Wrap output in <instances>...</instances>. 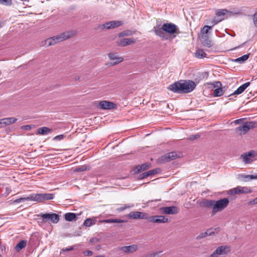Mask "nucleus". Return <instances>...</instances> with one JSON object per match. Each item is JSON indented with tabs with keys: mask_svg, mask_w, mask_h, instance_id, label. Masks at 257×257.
Returning <instances> with one entry per match:
<instances>
[{
	"mask_svg": "<svg viewBox=\"0 0 257 257\" xmlns=\"http://www.w3.org/2000/svg\"><path fill=\"white\" fill-rule=\"evenodd\" d=\"M257 127V122L255 121H246L243 123L241 126L236 128V131L240 132L241 134H245L250 129Z\"/></svg>",
	"mask_w": 257,
	"mask_h": 257,
	"instance_id": "obj_5",
	"label": "nucleus"
},
{
	"mask_svg": "<svg viewBox=\"0 0 257 257\" xmlns=\"http://www.w3.org/2000/svg\"><path fill=\"white\" fill-rule=\"evenodd\" d=\"M229 202V200L227 198H224L217 201H214V207L212 213H215L222 211L228 206Z\"/></svg>",
	"mask_w": 257,
	"mask_h": 257,
	"instance_id": "obj_4",
	"label": "nucleus"
},
{
	"mask_svg": "<svg viewBox=\"0 0 257 257\" xmlns=\"http://www.w3.org/2000/svg\"><path fill=\"white\" fill-rule=\"evenodd\" d=\"M180 156V153H177L176 152H172L161 157L159 159L158 161L161 163L168 162L179 158Z\"/></svg>",
	"mask_w": 257,
	"mask_h": 257,
	"instance_id": "obj_6",
	"label": "nucleus"
},
{
	"mask_svg": "<svg viewBox=\"0 0 257 257\" xmlns=\"http://www.w3.org/2000/svg\"><path fill=\"white\" fill-rule=\"evenodd\" d=\"M0 257H2V256L0 254Z\"/></svg>",
	"mask_w": 257,
	"mask_h": 257,
	"instance_id": "obj_62",
	"label": "nucleus"
},
{
	"mask_svg": "<svg viewBox=\"0 0 257 257\" xmlns=\"http://www.w3.org/2000/svg\"><path fill=\"white\" fill-rule=\"evenodd\" d=\"M44 43L45 44H44V45H46L47 46H50L51 45H55V44L57 43V42L55 41V40L54 38V36H53L51 38H49L47 39V40H46L44 42Z\"/></svg>",
	"mask_w": 257,
	"mask_h": 257,
	"instance_id": "obj_31",
	"label": "nucleus"
},
{
	"mask_svg": "<svg viewBox=\"0 0 257 257\" xmlns=\"http://www.w3.org/2000/svg\"><path fill=\"white\" fill-rule=\"evenodd\" d=\"M84 253L87 256H90L92 254V252L90 250H87L84 252Z\"/></svg>",
	"mask_w": 257,
	"mask_h": 257,
	"instance_id": "obj_50",
	"label": "nucleus"
},
{
	"mask_svg": "<svg viewBox=\"0 0 257 257\" xmlns=\"http://www.w3.org/2000/svg\"><path fill=\"white\" fill-rule=\"evenodd\" d=\"M200 41L204 46L210 47L212 45L211 41L209 40L207 35H202L200 38Z\"/></svg>",
	"mask_w": 257,
	"mask_h": 257,
	"instance_id": "obj_22",
	"label": "nucleus"
},
{
	"mask_svg": "<svg viewBox=\"0 0 257 257\" xmlns=\"http://www.w3.org/2000/svg\"><path fill=\"white\" fill-rule=\"evenodd\" d=\"M251 191L250 189L246 187H241L237 186L235 188L231 189L228 191V194L229 195H234V194H239L243 193H251Z\"/></svg>",
	"mask_w": 257,
	"mask_h": 257,
	"instance_id": "obj_9",
	"label": "nucleus"
},
{
	"mask_svg": "<svg viewBox=\"0 0 257 257\" xmlns=\"http://www.w3.org/2000/svg\"><path fill=\"white\" fill-rule=\"evenodd\" d=\"M206 236H207V233H206V231L205 232H202L201 233H200L197 237H196V239H200L201 238H205L206 237Z\"/></svg>",
	"mask_w": 257,
	"mask_h": 257,
	"instance_id": "obj_40",
	"label": "nucleus"
},
{
	"mask_svg": "<svg viewBox=\"0 0 257 257\" xmlns=\"http://www.w3.org/2000/svg\"><path fill=\"white\" fill-rule=\"evenodd\" d=\"M214 201L212 200H208V199H203L200 204L201 207L210 208L212 207V209L214 207Z\"/></svg>",
	"mask_w": 257,
	"mask_h": 257,
	"instance_id": "obj_21",
	"label": "nucleus"
},
{
	"mask_svg": "<svg viewBox=\"0 0 257 257\" xmlns=\"http://www.w3.org/2000/svg\"><path fill=\"white\" fill-rule=\"evenodd\" d=\"M226 90V88L225 87H219L217 88H216L214 90V93L213 95L215 97H219L222 96Z\"/></svg>",
	"mask_w": 257,
	"mask_h": 257,
	"instance_id": "obj_27",
	"label": "nucleus"
},
{
	"mask_svg": "<svg viewBox=\"0 0 257 257\" xmlns=\"http://www.w3.org/2000/svg\"><path fill=\"white\" fill-rule=\"evenodd\" d=\"M234 14H240L241 13V12L240 11H235L234 12Z\"/></svg>",
	"mask_w": 257,
	"mask_h": 257,
	"instance_id": "obj_59",
	"label": "nucleus"
},
{
	"mask_svg": "<svg viewBox=\"0 0 257 257\" xmlns=\"http://www.w3.org/2000/svg\"><path fill=\"white\" fill-rule=\"evenodd\" d=\"M254 156V155L253 154L252 152H248L247 154L245 153L243 155L241 156V157L243 159V162L246 163H250L252 160L251 159V157H252Z\"/></svg>",
	"mask_w": 257,
	"mask_h": 257,
	"instance_id": "obj_23",
	"label": "nucleus"
},
{
	"mask_svg": "<svg viewBox=\"0 0 257 257\" xmlns=\"http://www.w3.org/2000/svg\"><path fill=\"white\" fill-rule=\"evenodd\" d=\"M86 170V167L85 166H81L75 169L76 172H82L84 171H85Z\"/></svg>",
	"mask_w": 257,
	"mask_h": 257,
	"instance_id": "obj_41",
	"label": "nucleus"
},
{
	"mask_svg": "<svg viewBox=\"0 0 257 257\" xmlns=\"http://www.w3.org/2000/svg\"><path fill=\"white\" fill-rule=\"evenodd\" d=\"M0 4L6 6H10L12 4V0H0Z\"/></svg>",
	"mask_w": 257,
	"mask_h": 257,
	"instance_id": "obj_38",
	"label": "nucleus"
},
{
	"mask_svg": "<svg viewBox=\"0 0 257 257\" xmlns=\"http://www.w3.org/2000/svg\"><path fill=\"white\" fill-rule=\"evenodd\" d=\"M25 201H33L38 202H42V194H32L30 195L29 196L24 198H20L18 202H20Z\"/></svg>",
	"mask_w": 257,
	"mask_h": 257,
	"instance_id": "obj_12",
	"label": "nucleus"
},
{
	"mask_svg": "<svg viewBox=\"0 0 257 257\" xmlns=\"http://www.w3.org/2000/svg\"><path fill=\"white\" fill-rule=\"evenodd\" d=\"M38 217H40L42 218V221L45 222H51L53 223H57L58 222L60 218L59 216L53 213H40L37 215Z\"/></svg>",
	"mask_w": 257,
	"mask_h": 257,
	"instance_id": "obj_3",
	"label": "nucleus"
},
{
	"mask_svg": "<svg viewBox=\"0 0 257 257\" xmlns=\"http://www.w3.org/2000/svg\"><path fill=\"white\" fill-rule=\"evenodd\" d=\"M249 54L244 55L240 57L235 59L234 60V61L236 62L240 63H243L244 62H245L246 60H247L248 59V58H249Z\"/></svg>",
	"mask_w": 257,
	"mask_h": 257,
	"instance_id": "obj_34",
	"label": "nucleus"
},
{
	"mask_svg": "<svg viewBox=\"0 0 257 257\" xmlns=\"http://www.w3.org/2000/svg\"><path fill=\"white\" fill-rule=\"evenodd\" d=\"M160 211L161 213L166 214H175L178 212L177 207L174 206L161 207Z\"/></svg>",
	"mask_w": 257,
	"mask_h": 257,
	"instance_id": "obj_14",
	"label": "nucleus"
},
{
	"mask_svg": "<svg viewBox=\"0 0 257 257\" xmlns=\"http://www.w3.org/2000/svg\"><path fill=\"white\" fill-rule=\"evenodd\" d=\"M136 40L132 38H123L118 40L116 41V44L118 46L124 47L132 44L135 43Z\"/></svg>",
	"mask_w": 257,
	"mask_h": 257,
	"instance_id": "obj_16",
	"label": "nucleus"
},
{
	"mask_svg": "<svg viewBox=\"0 0 257 257\" xmlns=\"http://www.w3.org/2000/svg\"><path fill=\"white\" fill-rule=\"evenodd\" d=\"M257 204V197L248 202V205Z\"/></svg>",
	"mask_w": 257,
	"mask_h": 257,
	"instance_id": "obj_44",
	"label": "nucleus"
},
{
	"mask_svg": "<svg viewBox=\"0 0 257 257\" xmlns=\"http://www.w3.org/2000/svg\"><path fill=\"white\" fill-rule=\"evenodd\" d=\"M91 218H87L84 222L83 225L87 227H90L92 225V223L91 222Z\"/></svg>",
	"mask_w": 257,
	"mask_h": 257,
	"instance_id": "obj_39",
	"label": "nucleus"
},
{
	"mask_svg": "<svg viewBox=\"0 0 257 257\" xmlns=\"http://www.w3.org/2000/svg\"><path fill=\"white\" fill-rule=\"evenodd\" d=\"M250 84V83L249 82H246V83H244L242 85L240 86L235 91H234L230 95H238V94H240L242 93L245 90V89L248 86H249Z\"/></svg>",
	"mask_w": 257,
	"mask_h": 257,
	"instance_id": "obj_20",
	"label": "nucleus"
},
{
	"mask_svg": "<svg viewBox=\"0 0 257 257\" xmlns=\"http://www.w3.org/2000/svg\"><path fill=\"white\" fill-rule=\"evenodd\" d=\"M22 127L23 128H24L25 130H29L31 128V127L30 125H24V126H23Z\"/></svg>",
	"mask_w": 257,
	"mask_h": 257,
	"instance_id": "obj_51",
	"label": "nucleus"
},
{
	"mask_svg": "<svg viewBox=\"0 0 257 257\" xmlns=\"http://www.w3.org/2000/svg\"><path fill=\"white\" fill-rule=\"evenodd\" d=\"M1 27V24L0 23V28Z\"/></svg>",
	"mask_w": 257,
	"mask_h": 257,
	"instance_id": "obj_61",
	"label": "nucleus"
},
{
	"mask_svg": "<svg viewBox=\"0 0 257 257\" xmlns=\"http://www.w3.org/2000/svg\"><path fill=\"white\" fill-rule=\"evenodd\" d=\"M133 34V32L131 30H125L123 32L119 33L118 34V36L119 38L123 37L124 36H131Z\"/></svg>",
	"mask_w": 257,
	"mask_h": 257,
	"instance_id": "obj_35",
	"label": "nucleus"
},
{
	"mask_svg": "<svg viewBox=\"0 0 257 257\" xmlns=\"http://www.w3.org/2000/svg\"><path fill=\"white\" fill-rule=\"evenodd\" d=\"M212 28V26H205L201 30V33L203 34V35H206V34L208 33V31L211 30Z\"/></svg>",
	"mask_w": 257,
	"mask_h": 257,
	"instance_id": "obj_37",
	"label": "nucleus"
},
{
	"mask_svg": "<svg viewBox=\"0 0 257 257\" xmlns=\"http://www.w3.org/2000/svg\"><path fill=\"white\" fill-rule=\"evenodd\" d=\"M42 202L44 200H51L54 198V194L51 193H41Z\"/></svg>",
	"mask_w": 257,
	"mask_h": 257,
	"instance_id": "obj_33",
	"label": "nucleus"
},
{
	"mask_svg": "<svg viewBox=\"0 0 257 257\" xmlns=\"http://www.w3.org/2000/svg\"><path fill=\"white\" fill-rule=\"evenodd\" d=\"M127 217L133 219H148V214L144 212L133 211L128 213Z\"/></svg>",
	"mask_w": 257,
	"mask_h": 257,
	"instance_id": "obj_10",
	"label": "nucleus"
},
{
	"mask_svg": "<svg viewBox=\"0 0 257 257\" xmlns=\"http://www.w3.org/2000/svg\"><path fill=\"white\" fill-rule=\"evenodd\" d=\"M138 249V246L136 244H133L128 246H124L119 248V250L125 253H131L135 252Z\"/></svg>",
	"mask_w": 257,
	"mask_h": 257,
	"instance_id": "obj_15",
	"label": "nucleus"
},
{
	"mask_svg": "<svg viewBox=\"0 0 257 257\" xmlns=\"http://www.w3.org/2000/svg\"><path fill=\"white\" fill-rule=\"evenodd\" d=\"M73 249H74V248L73 246H70L69 247L64 248V249H63V251H68L72 250Z\"/></svg>",
	"mask_w": 257,
	"mask_h": 257,
	"instance_id": "obj_49",
	"label": "nucleus"
},
{
	"mask_svg": "<svg viewBox=\"0 0 257 257\" xmlns=\"http://www.w3.org/2000/svg\"><path fill=\"white\" fill-rule=\"evenodd\" d=\"M241 121V119H236L234 121L235 123H239Z\"/></svg>",
	"mask_w": 257,
	"mask_h": 257,
	"instance_id": "obj_58",
	"label": "nucleus"
},
{
	"mask_svg": "<svg viewBox=\"0 0 257 257\" xmlns=\"http://www.w3.org/2000/svg\"><path fill=\"white\" fill-rule=\"evenodd\" d=\"M95 239V238H91L90 239V241L91 242H94Z\"/></svg>",
	"mask_w": 257,
	"mask_h": 257,
	"instance_id": "obj_60",
	"label": "nucleus"
},
{
	"mask_svg": "<svg viewBox=\"0 0 257 257\" xmlns=\"http://www.w3.org/2000/svg\"><path fill=\"white\" fill-rule=\"evenodd\" d=\"M52 132V130L47 127H40L37 130V134L41 135H46Z\"/></svg>",
	"mask_w": 257,
	"mask_h": 257,
	"instance_id": "obj_24",
	"label": "nucleus"
},
{
	"mask_svg": "<svg viewBox=\"0 0 257 257\" xmlns=\"http://www.w3.org/2000/svg\"><path fill=\"white\" fill-rule=\"evenodd\" d=\"M222 20H223V19H220V20H216L215 19H214L213 20L214 25L217 24L219 22L221 21Z\"/></svg>",
	"mask_w": 257,
	"mask_h": 257,
	"instance_id": "obj_53",
	"label": "nucleus"
},
{
	"mask_svg": "<svg viewBox=\"0 0 257 257\" xmlns=\"http://www.w3.org/2000/svg\"><path fill=\"white\" fill-rule=\"evenodd\" d=\"M253 22L254 26L257 28V12L253 15Z\"/></svg>",
	"mask_w": 257,
	"mask_h": 257,
	"instance_id": "obj_42",
	"label": "nucleus"
},
{
	"mask_svg": "<svg viewBox=\"0 0 257 257\" xmlns=\"http://www.w3.org/2000/svg\"><path fill=\"white\" fill-rule=\"evenodd\" d=\"M151 167L150 163H145L141 165H138L137 167V172H140L142 171L146 170Z\"/></svg>",
	"mask_w": 257,
	"mask_h": 257,
	"instance_id": "obj_28",
	"label": "nucleus"
},
{
	"mask_svg": "<svg viewBox=\"0 0 257 257\" xmlns=\"http://www.w3.org/2000/svg\"><path fill=\"white\" fill-rule=\"evenodd\" d=\"M196 86L195 83L192 80H181L170 85L168 89L174 93H187L193 91Z\"/></svg>",
	"mask_w": 257,
	"mask_h": 257,
	"instance_id": "obj_1",
	"label": "nucleus"
},
{
	"mask_svg": "<svg viewBox=\"0 0 257 257\" xmlns=\"http://www.w3.org/2000/svg\"><path fill=\"white\" fill-rule=\"evenodd\" d=\"M123 24L121 21H112L106 22L101 25L102 28L109 30L119 27Z\"/></svg>",
	"mask_w": 257,
	"mask_h": 257,
	"instance_id": "obj_11",
	"label": "nucleus"
},
{
	"mask_svg": "<svg viewBox=\"0 0 257 257\" xmlns=\"http://www.w3.org/2000/svg\"><path fill=\"white\" fill-rule=\"evenodd\" d=\"M231 251V247L228 245H222L218 247L209 257H217L219 255L226 254Z\"/></svg>",
	"mask_w": 257,
	"mask_h": 257,
	"instance_id": "obj_7",
	"label": "nucleus"
},
{
	"mask_svg": "<svg viewBox=\"0 0 257 257\" xmlns=\"http://www.w3.org/2000/svg\"><path fill=\"white\" fill-rule=\"evenodd\" d=\"M161 252V251H157V252L152 253L150 255L149 257H159V254Z\"/></svg>",
	"mask_w": 257,
	"mask_h": 257,
	"instance_id": "obj_46",
	"label": "nucleus"
},
{
	"mask_svg": "<svg viewBox=\"0 0 257 257\" xmlns=\"http://www.w3.org/2000/svg\"><path fill=\"white\" fill-rule=\"evenodd\" d=\"M228 13H230L226 9L218 10L216 12V15L217 17H221L225 15Z\"/></svg>",
	"mask_w": 257,
	"mask_h": 257,
	"instance_id": "obj_36",
	"label": "nucleus"
},
{
	"mask_svg": "<svg viewBox=\"0 0 257 257\" xmlns=\"http://www.w3.org/2000/svg\"><path fill=\"white\" fill-rule=\"evenodd\" d=\"M17 120V119L16 118L13 117L4 118L0 119V124L3 125V126L10 125L15 123Z\"/></svg>",
	"mask_w": 257,
	"mask_h": 257,
	"instance_id": "obj_19",
	"label": "nucleus"
},
{
	"mask_svg": "<svg viewBox=\"0 0 257 257\" xmlns=\"http://www.w3.org/2000/svg\"><path fill=\"white\" fill-rule=\"evenodd\" d=\"M125 206H126L127 208H129L134 207L135 206V205L133 203H130L128 204H125Z\"/></svg>",
	"mask_w": 257,
	"mask_h": 257,
	"instance_id": "obj_52",
	"label": "nucleus"
},
{
	"mask_svg": "<svg viewBox=\"0 0 257 257\" xmlns=\"http://www.w3.org/2000/svg\"><path fill=\"white\" fill-rule=\"evenodd\" d=\"M63 138H64V135H58V136H56L55 137H54V140L60 141V140L63 139Z\"/></svg>",
	"mask_w": 257,
	"mask_h": 257,
	"instance_id": "obj_45",
	"label": "nucleus"
},
{
	"mask_svg": "<svg viewBox=\"0 0 257 257\" xmlns=\"http://www.w3.org/2000/svg\"><path fill=\"white\" fill-rule=\"evenodd\" d=\"M64 216L65 219L68 221H75L77 219L76 214L74 213H66Z\"/></svg>",
	"mask_w": 257,
	"mask_h": 257,
	"instance_id": "obj_26",
	"label": "nucleus"
},
{
	"mask_svg": "<svg viewBox=\"0 0 257 257\" xmlns=\"http://www.w3.org/2000/svg\"><path fill=\"white\" fill-rule=\"evenodd\" d=\"M216 85H214V87H220L221 86V83L219 81L216 82Z\"/></svg>",
	"mask_w": 257,
	"mask_h": 257,
	"instance_id": "obj_54",
	"label": "nucleus"
},
{
	"mask_svg": "<svg viewBox=\"0 0 257 257\" xmlns=\"http://www.w3.org/2000/svg\"><path fill=\"white\" fill-rule=\"evenodd\" d=\"M91 222L92 223V225L95 224L96 222V218H91Z\"/></svg>",
	"mask_w": 257,
	"mask_h": 257,
	"instance_id": "obj_56",
	"label": "nucleus"
},
{
	"mask_svg": "<svg viewBox=\"0 0 257 257\" xmlns=\"http://www.w3.org/2000/svg\"><path fill=\"white\" fill-rule=\"evenodd\" d=\"M148 220L155 223H164L168 222V219L163 215L148 216Z\"/></svg>",
	"mask_w": 257,
	"mask_h": 257,
	"instance_id": "obj_13",
	"label": "nucleus"
},
{
	"mask_svg": "<svg viewBox=\"0 0 257 257\" xmlns=\"http://www.w3.org/2000/svg\"><path fill=\"white\" fill-rule=\"evenodd\" d=\"M103 221L104 222H106V223H123V222H125L127 221L122 220V219H108L104 220Z\"/></svg>",
	"mask_w": 257,
	"mask_h": 257,
	"instance_id": "obj_32",
	"label": "nucleus"
},
{
	"mask_svg": "<svg viewBox=\"0 0 257 257\" xmlns=\"http://www.w3.org/2000/svg\"><path fill=\"white\" fill-rule=\"evenodd\" d=\"M251 175H245L244 177V181H248L249 180H251Z\"/></svg>",
	"mask_w": 257,
	"mask_h": 257,
	"instance_id": "obj_48",
	"label": "nucleus"
},
{
	"mask_svg": "<svg viewBox=\"0 0 257 257\" xmlns=\"http://www.w3.org/2000/svg\"><path fill=\"white\" fill-rule=\"evenodd\" d=\"M74 31H69L60 34V35L54 36L57 43L68 39L75 35Z\"/></svg>",
	"mask_w": 257,
	"mask_h": 257,
	"instance_id": "obj_8",
	"label": "nucleus"
},
{
	"mask_svg": "<svg viewBox=\"0 0 257 257\" xmlns=\"http://www.w3.org/2000/svg\"><path fill=\"white\" fill-rule=\"evenodd\" d=\"M195 57L202 59L206 57L207 54L204 52L202 49H198L195 53Z\"/></svg>",
	"mask_w": 257,
	"mask_h": 257,
	"instance_id": "obj_29",
	"label": "nucleus"
},
{
	"mask_svg": "<svg viewBox=\"0 0 257 257\" xmlns=\"http://www.w3.org/2000/svg\"><path fill=\"white\" fill-rule=\"evenodd\" d=\"M108 56V58L112 61V62L110 63L111 66L116 65L122 62L123 60L122 57H118L116 53H109Z\"/></svg>",
	"mask_w": 257,
	"mask_h": 257,
	"instance_id": "obj_17",
	"label": "nucleus"
},
{
	"mask_svg": "<svg viewBox=\"0 0 257 257\" xmlns=\"http://www.w3.org/2000/svg\"><path fill=\"white\" fill-rule=\"evenodd\" d=\"M206 233H207V236H211L214 234V231L213 229H209L206 231Z\"/></svg>",
	"mask_w": 257,
	"mask_h": 257,
	"instance_id": "obj_47",
	"label": "nucleus"
},
{
	"mask_svg": "<svg viewBox=\"0 0 257 257\" xmlns=\"http://www.w3.org/2000/svg\"><path fill=\"white\" fill-rule=\"evenodd\" d=\"M154 32L156 35L165 40L168 39V36L165 32L171 35L179 34L180 33L178 27L175 24L171 23H164L161 28L155 27Z\"/></svg>",
	"mask_w": 257,
	"mask_h": 257,
	"instance_id": "obj_2",
	"label": "nucleus"
},
{
	"mask_svg": "<svg viewBox=\"0 0 257 257\" xmlns=\"http://www.w3.org/2000/svg\"><path fill=\"white\" fill-rule=\"evenodd\" d=\"M251 179H257V173L254 175H251Z\"/></svg>",
	"mask_w": 257,
	"mask_h": 257,
	"instance_id": "obj_55",
	"label": "nucleus"
},
{
	"mask_svg": "<svg viewBox=\"0 0 257 257\" xmlns=\"http://www.w3.org/2000/svg\"><path fill=\"white\" fill-rule=\"evenodd\" d=\"M199 137L200 136L198 135H191L188 138V139L190 141H193L198 139Z\"/></svg>",
	"mask_w": 257,
	"mask_h": 257,
	"instance_id": "obj_43",
	"label": "nucleus"
},
{
	"mask_svg": "<svg viewBox=\"0 0 257 257\" xmlns=\"http://www.w3.org/2000/svg\"><path fill=\"white\" fill-rule=\"evenodd\" d=\"M159 169H155L151 170H149L147 172H144L142 174V178L144 179L149 176L157 174L158 172Z\"/></svg>",
	"mask_w": 257,
	"mask_h": 257,
	"instance_id": "obj_25",
	"label": "nucleus"
},
{
	"mask_svg": "<svg viewBox=\"0 0 257 257\" xmlns=\"http://www.w3.org/2000/svg\"><path fill=\"white\" fill-rule=\"evenodd\" d=\"M126 206H125V204H124L123 206H122L121 208L119 209V210L122 211L125 209H126Z\"/></svg>",
	"mask_w": 257,
	"mask_h": 257,
	"instance_id": "obj_57",
	"label": "nucleus"
},
{
	"mask_svg": "<svg viewBox=\"0 0 257 257\" xmlns=\"http://www.w3.org/2000/svg\"><path fill=\"white\" fill-rule=\"evenodd\" d=\"M27 241L26 240H21L16 246L15 247V248L17 250V251H20L21 250V249H22L23 248H24V247H25V246H26L27 245Z\"/></svg>",
	"mask_w": 257,
	"mask_h": 257,
	"instance_id": "obj_30",
	"label": "nucleus"
},
{
	"mask_svg": "<svg viewBox=\"0 0 257 257\" xmlns=\"http://www.w3.org/2000/svg\"><path fill=\"white\" fill-rule=\"evenodd\" d=\"M99 106L102 109H111L115 108V104L111 102L103 100L100 102Z\"/></svg>",
	"mask_w": 257,
	"mask_h": 257,
	"instance_id": "obj_18",
	"label": "nucleus"
}]
</instances>
